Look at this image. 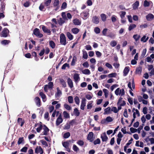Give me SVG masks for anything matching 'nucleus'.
Returning a JSON list of instances; mask_svg holds the SVG:
<instances>
[{"label": "nucleus", "instance_id": "7", "mask_svg": "<svg viewBox=\"0 0 154 154\" xmlns=\"http://www.w3.org/2000/svg\"><path fill=\"white\" fill-rule=\"evenodd\" d=\"M43 129L44 130L42 133L43 134L42 135H48V133L49 131V129L48 127L45 125H43Z\"/></svg>", "mask_w": 154, "mask_h": 154}, {"label": "nucleus", "instance_id": "61", "mask_svg": "<svg viewBox=\"0 0 154 154\" xmlns=\"http://www.w3.org/2000/svg\"><path fill=\"white\" fill-rule=\"evenodd\" d=\"M48 88L49 89H52L53 86V83L52 82H50L48 85Z\"/></svg>", "mask_w": 154, "mask_h": 154}, {"label": "nucleus", "instance_id": "44", "mask_svg": "<svg viewBox=\"0 0 154 154\" xmlns=\"http://www.w3.org/2000/svg\"><path fill=\"white\" fill-rule=\"evenodd\" d=\"M70 125L69 123H66V124L64 125L63 128L64 130H68L70 129Z\"/></svg>", "mask_w": 154, "mask_h": 154}, {"label": "nucleus", "instance_id": "48", "mask_svg": "<svg viewBox=\"0 0 154 154\" xmlns=\"http://www.w3.org/2000/svg\"><path fill=\"white\" fill-rule=\"evenodd\" d=\"M62 145L65 148L69 146V143L68 141L64 142L62 143Z\"/></svg>", "mask_w": 154, "mask_h": 154}, {"label": "nucleus", "instance_id": "64", "mask_svg": "<svg viewBox=\"0 0 154 154\" xmlns=\"http://www.w3.org/2000/svg\"><path fill=\"white\" fill-rule=\"evenodd\" d=\"M119 94H121V96H123L125 94V91L124 89L119 90Z\"/></svg>", "mask_w": 154, "mask_h": 154}, {"label": "nucleus", "instance_id": "32", "mask_svg": "<svg viewBox=\"0 0 154 154\" xmlns=\"http://www.w3.org/2000/svg\"><path fill=\"white\" fill-rule=\"evenodd\" d=\"M142 72V68L141 67H139L137 68L136 70V73L137 74H141Z\"/></svg>", "mask_w": 154, "mask_h": 154}, {"label": "nucleus", "instance_id": "55", "mask_svg": "<svg viewBox=\"0 0 154 154\" xmlns=\"http://www.w3.org/2000/svg\"><path fill=\"white\" fill-rule=\"evenodd\" d=\"M94 32L96 34H99L100 32V29L99 28H98V27H95L94 29Z\"/></svg>", "mask_w": 154, "mask_h": 154}, {"label": "nucleus", "instance_id": "56", "mask_svg": "<svg viewBox=\"0 0 154 154\" xmlns=\"http://www.w3.org/2000/svg\"><path fill=\"white\" fill-rule=\"evenodd\" d=\"M74 100L76 103L79 105L80 102L79 97L78 96H76L74 98Z\"/></svg>", "mask_w": 154, "mask_h": 154}, {"label": "nucleus", "instance_id": "33", "mask_svg": "<svg viewBox=\"0 0 154 154\" xmlns=\"http://www.w3.org/2000/svg\"><path fill=\"white\" fill-rule=\"evenodd\" d=\"M136 26L135 24H131L129 26L128 29L129 31H131L134 29L135 28Z\"/></svg>", "mask_w": 154, "mask_h": 154}, {"label": "nucleus", "instance_id": "31", "mask_svg": "<svg viewBox=\"0 0 154 154\" xmlns=\"http://www.w3.org/2000/svg\"><path fill=\"white\" fill-rule=\"evenodd\" d=\"M82 52H83V56H82V57L84 59H87L88 58V54H87V52L84 50H83L82 51Z\"/></svg>", "mask_w": 154, "mask_h": 154}, {"label": "nucleus", "instance_id": "16", "mask_svg": "<svg viewBox=\"0 0 154 154\" xmlns=\"http://www.w3.org/2000/svg\"><path fill=\"white\" fill-rule=\"evenodd\" d=\"M101 138L103 142H106L108 139V137L105 132L103 133V135L101 136Z\"/></svg>", "mask_w": 154, "mask_h": 154}, {"label": "nucleus", "instance_id": "51", "mask_svg": "<svg viewBox=\"0 0 154 154\" xmlns=\"http://www.w3.org/2000/svg\"><path fill=\"white\" fill-rule=\"evenodd\" d=\"M44 118L45 119H47L48 121L49 120V113L48 112H46L44 115Z\"/></svg>", "mask_w": 154, "mask_h": 154}, {"label": "nucleus", "instance_id": "41", "mask_svg": "<svg viewBox=\"0 0 154 154\" xmlns=\"http://www.w3.org/2000/svg\"><path fill=\"white\" fill-rule=\"evenodd\" d=\"M146 36L144 35L141 38V42H146L149 39L148 37H147L146 38Z\"/></svg>", "mask_w": 154, "mask_h": 154}, {"label": "nucleus", "instance_id": "40", "mask_svg": "<svg viewBox=\"0 0 154 154\" xmlns=\"http://www.w3.org/2000/svg\"><path fill=\"white\" fill-rule=\"evenodd\" d=\"M63 114L64 117L66 119L69 118L70 117L69 114L66 111H64L63 112Z\"/></svg>", "mask_w": 154, "mask_h": 154}, {"label": "nucleus", "instance_id": "15", "mask_svg": "<svg viewBox=\"0 0 154 154\" xmlns=\"http://www.w3.org/2000/svg\"><path fill=\"white\" fill-rule=\"evenodd\" d=\"M67 82L69 86L72 88L73 87V83L72 80L70 78H68L67 80Z\"/></svg>", "mask_w": 154, "mask_h": 154}, {"label": "nucleus", "instance_id": "10", "mask_svg": "<svg viewBox=\"0 0 154 154\" xmlns=\"http://www.w3.org/2000/svg\"><path fill=\"white\" fill-rule=\"evenodd\" d=\"M89 13L86 11H84L81 13V15L84 19H86L88 17Z\"/></svg>", "mask_w": 154, "mask_h": 154}, {"label": "nucleus", "instance_id": "28", "mask_svg": "<svg viewBox=\"0 0 154 154\" xmlns=\"http://www.w3.org/2000/svg\"><path fill=\"white\" fill-rule=\"evenodd\" d=\"M60 82L62 85L63 87L65 88L66 87V83L63 79H60Z\"/></svg>", "mask_w": 154, "mask_h": 154}, {"label": "nucleus", "instance_id": "36", "mask_svg": "<svg viewBox=\"0 0 154 154\" xmlns=\"http://www.w3.org/2000/svg\"><path fill=\"white\" fill-rule=\"evenodd\" d=\"M100 17L102 20L104 22L106 21V15L104 14H102L100 15Z\"/></svg>", "mask_w": 154, "mask_h": 154}, {"label": "nucleus", "instance_id": "24", "mask_svg": "<svg viewBox=\"0 0 154 154\" xmlns=\"http://www.w3.org/2000/svg\"><path fill=\"white\" fill-rule=\"evenodd\" d=\"M39 95L43 99V101L45 102L46 100V96L42 92H40L39 93Z\"/></svg>", "mask_w": 154, "mask_h": 154}, {"label": "nucleus", "instance_id": "22", "mask_svg": "<svg viewBox=\"0 0 154 154\" xmlns=\"http://www.w3.org/2000/svg\"><path fill=\"white\" fill-rule=\"evenodd\" d=\"M122 102H123L121 104L120 103L119 105L118 106V109H117V110H118V111L119 110L121 109H122L121 107L122 106H124L126 105V102L125 101L123 100Z\"/></svg>", "mask_w": 154, "mask_h": 154}, {"label": "nucleus", "instance_id": "60", "mask_svg": "<svg viewBox=\"0 0 154 154\" xmlns=\"http://www.w3.org/2000/svg\"><path fill=\"white\" fill-rule=\"evenodd\" d=\"M51 2V0H48L45 2L44 4L46 6H49Z\"/></svg>", "mask_w": 154, "mask_h": 154}, {"label": "nucleus", "instance_id": "59", "mask_svg": "<svg viewBox=\"0 0 154 154\" xmlns=\"http://www.w3.org/2000/svg\"><path fill=\"white\" fill-rule=\"evenodd\" d=\"M149 3L146 0H145L143 2V6L144 7H149Z\"/></svg>", "mask_w": 154, "mask_h": 154}, {"label": "nucleus", "instance_id": "58", "mask_svg": "<svg viewBox=\"0 0 154 154\" xmlns=\"http://www.w3.org/2000/svg\"><path fill=\"white\" fill-rule=\"evenodd\" d=\"M77 143L79 146H82L84 145V142L83 140H79L77 142Z\"/></svg>", "mask_w": 154, "mask_h": 154}, {"label": "nucleus", "instance_id": "2", "mask_svg": "<svg viewBox=\"0 0 154 154\" xmlns=\"http://www.w3.org/2000/svg\"><path fill=\"white\" fill-rule=\"evenodd\" d=\"M9 31L7 28H4L1 32L0 35L1 37H7L9 34Z\"/></svg>", "mask_w": 154, "mask_h": 154}, {"label": "nucleus", "instance_id": "54", "mask_svg": "<svg viewBox=\"0 0 154 154\" xmlns=\"http://www.w3.org/2000/svg\"><path fill=\"white\" fill-rule=\"evenodd\" d=\"M68 101L69 103H72L73 102V97L72 96H69L68 97Z\"/></svg>", "mask_w": 154, "mask_h": 154}, {"label": "nucleus", "instance_id": "25", "mask_svg": "<svg viewBox=\"0 0 154 154\" xmlns=\"http://www.w3.org/2000/svg\"><path fill=\"white\" fill-rule=\"evenodd\" d=\"M66 35L68 38L70 40H72L73 38V35L71 34V33L69 32H67L66 33Z\"/></svg>", "mask_w": 154, "mask_h": 154}, {"label": "nucleus", "instance_id": "49", "mask_svg": "<svg viewBox=\"0 0 154 154\" xmlns=\"http://www.w3.org/2000/svg\"><path fill=\"white\" fill-rule=\"evenodd\" d=\"M58 23L60 26H62L63 24L64 23L65 21L62 18H60L58 21Z\"/></svg>", "mask_w": 154, "mask_h": 154}, {"label": "nucleus", "instance_id": "42", "mask_svg": "<svg viewBox=\"0 0 154 154\" xmlns=\"http://www.w3.org/2000/svg\"><path fill=\"white\" fill-rule=\"evenodd\" d=\"M103 91L104 93V95L105 98H107L109 94V91L108 90L106 89H103Z\"/></svg>", "mask_w": 154, "mask_h": 154}, {"label": "nucleus", "instance_id": "14", "mask_svg": "<svg viewBox=\"0 0 154 154\" xmlns=\"http://www.w3.org/2000/svg\"><path fill=\"white\" fill-rule=\"evenodd\" d=\"M93 22L96 24H97L99 22V19L96 16H94L92 18Z\"/></svg>", "mask_w": 154, "mask_h": 154}, {"label": "nucleus", "instance_id": "38", "mask_svg": "<svg viewBox=\"0 0 154 154\" xmlns=\"http://www.w3.org/2000/svg\"><path fill=\"white\" fill-rule=\"evenodd\" d=\"M70 136V134L69 132H67L64 134L63 137L65 139L69 138Z\"/></svg>", "mask_w": 154, "mask_h": 154}, {"label": "nucleus", "instance_id": "19", "mask_svg": "<svg viewBox=\"0 0 154 154\" xmlns=\"http://www.w3.org/2000/svg\"><path fill=\"white\" fill-rule=\"evenodd\" d=\"M139 3L138 1L135 2L132 5L133 9L134 10H136L137 9L139 6Z\"/></svg>", "mask_w": 154, "mask_h": 154}, {"label": "nucleus", "instance_id": "23", "mask_svg": "<svg viewBox=\"0 0 154 154\" xmlns=\"http://www.w3.org/2000/svg\"><path fill=\"white\" fill-rule=\"evenodd\" d=\"M73 78L75 82H77L80 79L79 75L77 73L74 74L73 75Z\"/></svg>", "mask_w": 154, "mask_h": 154}, {"label": "nucleus", "instance_id": "18", "mask_svg": "<svg viewBox=\"0 0 154 154\" xmlns=\"http://www.w3.org/2000/svg\"><path fill=\"white\" fill-rule=\"evenodd\" d=\"M154 15L151 14H148L146 16V18L147 20L149 21L154 18Z\"/></svg>", "mask_w": 154, "mask_h": 154}, {"label": "nucleus", "instance_id": "26", "mask_svg": "<svg viewBox=\"0 0 154 154\" xmlns=\"http://www.w3.org/2000/svg\"><path fill=\"white\" fill-rule=\"evenodd\" d=\"M43 128V126L42 125V123L41 122H40L39 127L37 128L36 129L37 132L38 133H39Z\"/></svg>", "mask_w": 154, "mask_h": 154}, {"label": "nucleus", "instance_id": "20", "mask_svg": "<svg viewBox=\"0 0 154 154\" xmlns=\"http://www.w3.org/2000/svg\"><path fill=\"white\" fill-rule=\"evenodd\" d=\"M57 92L55 94L56 97H59L62 94V93L61 91L60 90L59 87L57 88Z\"/></svg>", "mask_w": 154, "mask_h": 154}, {"label": "nucleus", "instance_id": "6", "mask_svg": "<svg viewBox=\"0 0 154 154\" xmlns=\"http://www.w3.org/2000/svg\"><path fill=\"white\" fill-rule=\"evenodd\" d=\"M60 1L59 0H54L53 5L54 7H56L55 10L57 11L59 8Z\"/></svg>", "mask_w": 154, "mask_h": 154}, {"label": "nucleus", "instance_id": "1", "mask_svg": "<svg viewBox=\"0 0 154 154\" xmlns=\"http://www.w3.org/2000/svg\"><path fill=\"white\" fill-rule=\"evenodd\" d=\"M60 43L61 45H65L67 43L66 36L63 33H61L60 35Z\"/></svg>", "mask_w": 154, "mask_h": 154}, {"label": "nucleus", "instance_id": "29", "mask_svg": "<svg viewBox=\"0 0 154 154\" xmlns=\"http://www.w3.org/2000/svg\"><path fill=\"white\" fill-rule=\"evenodd\" d=\"M71 31L74 34H77L79 31V29L76 28H73L72 29Z\"/></svg>", "mask_w": 154, "mask_h": 154}, {"label": "nucleus", "instance_id": "43", "mask_svg": "<svg viewBox=\"0 0 154 154\" xmlns=\"http://www.w3.org/2000/svg\"><path fill=\"white\" fill-rule=\"evenodd\" d=\"M64 108L68 110H70L71 109V107L68 104L65 103L64 105Z\"/></svg>", "mask_w": 154, "mask_h": 154}, {"label": "nucleus", "instance_id": "50", "mask_svg": "<svg viewBox=\"0 0 154 154\" xmlns=\"http://www.w3.org/2000/svg\"><path fill=\"white\" fill-rule=\"evenodd\" d=\"M30 5V2L29 1H26L24 3L23 5L25 7H29Z\"/></svg>", "mask_w": 154, "mask_h": 154}, {"label": "nucleus", "instance_id": "13", "mask_svg": "<svg viewBox=\"0 0 154 154\" xmlns=\"http://www.w3.org/2000/svg\"><path fill=\"white\" fill-rule=\"evenodd\" d=\"M35 101L36 105L40 107L41 106V100L38 97H36L35 98Z\"/></svg>", "mask_w": 154, "mask_h": 154}, {"label": "nucleus", "instance_id": "21", "mask_svg": "<svg viewBox=\"0 0 154 154\" xmlns=\"http://www.w3.org/2000/svg\"><path fill=\"white\" fill-rule=\"evenodd\" d=\"M111 109L110 107H108L107 108L105 109L104 110V112L103 114L105 115L106 114H108L110 113Z\"/></svg>", "mask_w": 154, "mask_h": 154}, {"label": "nucleus", "instance_id": "12", "mask_svg": "<svg viewBox=\"0 0 154 154\" xmlns=\"http://www.w3.org/2000/svg\"><path fill=\"white\" fill-rule=\"evenodd\" d=\"M129 70V67L128 66H126L123 70V76H126L128 74Z\"/></svg>", "mask_w": 154, "mask_h": 154}, {"label": "nucleus", "instance_id": "34", "mask_svg": "<svg viewBox=\"0 0 154 154\" xmlns=\"http://www.w3.org/2000/svg\"><path fill=\"white\" fill-rule=\"evenodd\" d=\"M73 113L75 116H79L80 115V112L77 108H75L74 109Z\"/></svg>", "mask_w": 154, "mask_h": 154}, {"label": "nucleus", "instance_id": "62", "mask_svg": "<svg viewBox=\"0 0 154 154\" xmlns=\"http://www.w3.org/2000/svg\"><path fill=\"white\" fill-rule=\"evenodd\" d=\"M100 143V141L99 138H97L96 140L94 141V145L99 144Z\"/></svg>", "mask_w": 154, "mask_h": 154}, {"label": "nucleus", "instance_id": "39", "mask_svg": "<svg viewBox=\"0 0 154 154\" xmlns=\"http://www.w3.org/2000/svg\"><path fill=\"white\" fill-rule=\"evenodd\" d=\"M83 74H90L91 73L90 71L88 69H85L84 70L82 71Z\"/></svg>", "mask_w": 154, "mask_h": 154}, {"label": "nucleus", "instance_id": "46", "mask_svg": "<svg viewBox=\"0 0 154 154\" xmlns=\"http://www.w3.org/2000/svg\"><path fill=\"white\" fill-rule=\"evenodd\" d=\"M110 45L112 47L115 46L117 45V42L115 40L112 41L110 43Z\"/></svg>", "mask_w": 154, "mask_h": 154}, {"label": "nucleus", "instance_id": "3", "mask_svg": "<svg viewBox=\"0 0 154 154\" xmlns=\"http://www.w3.org/2000/svg\"><path fill=\"white\" fill-rule=\"evenodd\" d=\"M33 34L39 38H41L43 36V35L40 33V30L37 28L35 29L33 31Z\"/></svg>", "mask_w": 154, "mask_h": 154}, {"label": "nucleus", "instance_id": "47", "mask_svg": "<svg viewBox=\"0 0 154 154\" xmlns=\"http://www.w3.org/2000/svg\"><path fill=\"white\" fill-rule=\"evenodd\" d=\"M140 35H138L137 34L134 35L133 36V38L136 41H137L140 38Z\"/></svg>", "mask_w": 154, "mask_h": 154}, {"label": "nucleus", "instance_id": "5", "mask_svg": "<svg viewBox=\"0 0 154 154\" xmlns=\"http://www.w3.org/2000/svg\"><path fill=\"white\" fill-rule=\"evenodd\" d=\"M44 151L40 146H37L35 149V153L36 154L39 153L40 154H43Z\"/></svg>", "mask_w": 154, "mask_h": 154}, {"label": "nucleus", "instance_id": "9", "mask_svg": "<svg viewBox=\"0 0 154 154\" xmlns=\"http://www.w3.org/2000/svg\"><path fill=\"white\" fill-rule=\"evenodd\" d=\"M93 135L94 134L92 132H89L87 137V140H89L91 142H92L93 141Z\"/></svg>", "mask_w": 154, "mask_h": 154}, {"label": "nucleus", "instance_id": "52", "mask_svg": "<svg viewBox=\"0 0 154 154\" xmlns=\"http://www.w3.org/2000/svg\"><path fill=\"white\" fill-rule=\"evenodd\" d=\"M66 67H67L68 68L69 67V64L67 63H65L62 66L61 69H65Z\"/></svg>", "mask_w": 154, "mask_h": 154}, {"label": "nucleus", "instance_id": "45", "mask_svg": "<svg viewBox=\"0 0 154 154\" xmlns=\"http://www.w3.org/2000/svg\"><path fill=\"white\" fill-rule=\"evenodd\" d=\"M117 73L116 72H114L108 74V76L109 78L115 77Z\"/></svg>", "mask_w": 154, "mask_h": 154}, {"label": "nucleus", "instance_id": "8", "mask_svg": "<svg viewBox=\"0 0 154 154\" xmlns=\"http://www.w3.org/2000/svg\"><path fill=\"white\" fill-rule=\"evenodd\" d=\"M17 123L20 125L21 127H22L25 123V121L22 118H18L17 120Z\"/></svg>", "mask_w": 154, "mask_h": 154}, {"label": "nucleus", "instance_id": "63", "mask_svg": "<svg viewBox=\"0 0 154 154\" xmlns=\"http://www.w3.org/2000/svg\"><path fill=\"white\" fill-rule=\"evenodd\" d=\"M67 3L64 2H63L61 7V9H65L67 7Z\"/></svg>", "mask_w": 154, "mask_h": 154}, {"label": "nucleus", "instance_id": "57", "mask_svg": "<svg viewBox=\"0 0 154 154\" xmlns=\"http://www.w3.org/2000/svg\"><path fill=\"white\" fill-rule=\"evenodd\" d=\"M24 141V139L23 137H20L19 138L18 141L17 142L18 144L19 145L22 143Z\"/></svg>", "mask_w": 154, "mask_h": 154}, {"label": "nucleus", "instance_id": "37", "mask_svg": "<svg viewBox=\"0 0 154 154\" xmlns=\"http://www.w3.org/2000/svg\"><path fill=\"white\" fill-rule=\"evenodd\" d=\"M93 101H90L88 103L87 105V109H91L92 107V104Z\"/></svg>", "mask_w": 154, "mask_h": 154}, {"label": "nucleus", "instance_id": "30", "mask_svg": "<svg viewBox=\"0 0 154 154\" xmlns=\"http://www.w3.org/2000/svg\"><path fill=\"white\" fill-rule=\"evenodd\" d=\"M50 46L53 49L56 46V44L54 42L51 40L49 42Z\"/></svg>", "mask_w": 154, "mask_h": 154}, {"label": "nucleus", "instance_id": "35", "mask_svg": "<svg viewBox=\"0 0 154 154\" xmlns=\"http://www.w3.org/2000/svg\"><path fill=\"white\" fill-rule=\"evenodd\" d=\"M77 60V58L76 56H74L73 57V58L71 63V66H74L75 64V62Z\"/></svg>", "mask_w": 154, "mask_h": 154}, {"label": "nucleus", "instance_id": "53", "mask_svg": "<svg viewBox=\"0 0 154 154\" xmlns=\"http://www.w3.org/2000/svg\"><path fill=\"white\" fill-rule=\"evenodd\" d=\"M72 149L74 151L76 152H77L79 150V148L75 144L73 145Z\"/></svg>", "mask_w": 154, "mask_h": 154}, {"label": "nucleus", "instance_id": "27", "mask_svg": "<svg viewBox=\"0 0 154 154\" xmlns=\"http://www.w3.org/2000/svg\"><path fill=\"white\" fill-rule=\"evenodd\" d=\"M11 41L9 40H4L1 42V44L4 45H6L8 44Z\"/></svg>", "mask_w": 154, "mask_h": 154}, {"label": "nucleus", "instance_id": "17", "mask_svg": "<svg viewBox=\"0 0 154 154\" xmlns=\"http://www.w3.org/2000/svg\"><path fill=\"white\" fill-rule=\"evenodd\" d=\"M73 24L75 25H80L81 24V22L79 19H75L73 21Z\"/></svg>", "mask_w": 154, "mask_h": 154}, {"label": "nucleus", "instance_id": "4", "mask_svg": "<svg viewBox=\"0 0 154 154\" xmlns=\"http://www.w3.org/2000/svg\"><path fill=\"white\" fill-rule=\"evenodd\" d=\"M63 120V119L62 118V114L61 113H60L56 121V125H59L60 123L62 122Z\"/></svg>", "mask_w": 154, "mask_h": 154}, {"label": "nucleus", "instance_id": "11", "mask_svg": "<svg viewBox=\"0 0 154 154\" xmlns=\"http://www.w3.org/2000/svg\"><path fill=\"white\" fill-rule=\"evenodd\" d=\"M42 29L43 31L45 33H48L49 35L51 34V32L50 30L48 29L45 26L43 25L42 26Z\"/></svg>", "mask_w": 154, "mask_h": 154}]
</instances>
